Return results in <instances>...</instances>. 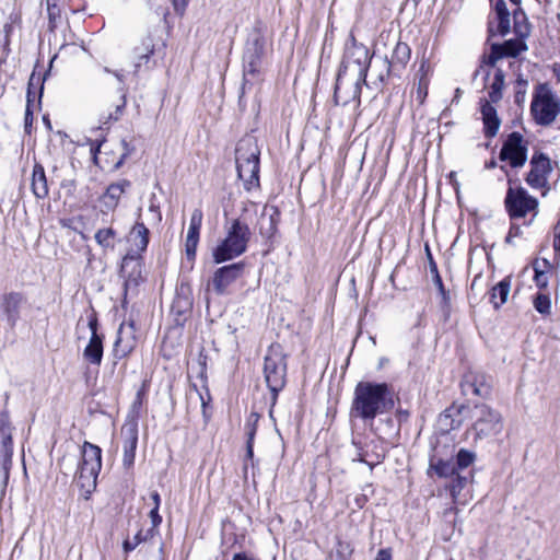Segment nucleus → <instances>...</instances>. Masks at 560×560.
<instances>
[{
    "instance_id": "nucleus-1",
    "label": "nucleus",
    "mask_w": 560,
    "mask_h": 560,
    "mask_svg": "<svg viewBox=\"0 0 560 560\" xmlns=\"http://www.w3.org/2000/svg\"><path fill=\"white\" fill-rule=\"evenodd\" d=\"M395 406L394 392L386 383L359 382L354 388L350 409L352 418L373 421Z\"/></svg>"
},
{
    "instance_id": "nucleus-2",
    "label": "nucleus",
    "mask_w": 560,
    "mask_h": 560,
    "mask_svg": "<svg viewBox=\"0 0 560 560\" xmlns=\"http://www.w3.org/2000/svg\"><path fill=\"white\" fill-rule=\"evenodd\" d=\"M530 24L523 10L515 9L513 14V32L516 38L508 39L503 44H492L490 52L483 55L481 69L493 68L503 58H516L528 49L525 39L530 35Z\"/></svg>"
},
{
    "instance_id": "nucleus-3",
    "label": "nucleus",
    "mask_w": 560,
    "mask_h": 560,
    "mask_svg": "<svg viewBox=\"0 0 560 560\" xmlns=\"http://www.w3.org/2000/svg\"><path fill=\"white\" fill-rule=\"evenodd\" d=\"M259 155L260 150L254 136H245L237 142L235 149L237 174L248 191L259 187Z\"/></svg>"
},
{
    "instance_id": "nucleus-4",
    "label": "nucleus",
    "mask_w": 560,
    "mask_h": 560,
    "mask_svg": "<svg viewBox=\"0 0 560 560\" xmlns=\"http://www.w3.org/2000/svg\"><path fill=\"white\" fill-rule=\"evenodd\" d=\"M250 235L247 223L240 219L231 220L230 225L226 226L225 238L212 253L214 262L221 264L241 256L247 248Z\"/></svg>"
},
{
    "instance_id": "nucleus-5",
    "label": "nucleus",
    "mask_w": 560,
    "mask_h": 560,
    "mask_svg": "<svg viewBox=\"0 0 560 560\" xmlns=\"http://www.w3.org/2000/svg\"><path fill=\"white\" fill-rule=\"evenodd\" d=\"M530 113L537 125H551L560 113V97L547 84H539L533 95Z\"/></svg>"
},
{
    "instance_id": "nucleus-6",
    "label": "nucleus",
    "mask_w": 560,
    "mask_h": 560,
    "mask_svg": "<svg viewBox=\"0 0 560 560\" xmlns=\"http://www.w3.org/2000/svg\"><path fill=\"white\" fill-rule=\"evenodd\" d=\"M287 354L279 343H272L266 353L264 374L267 386L272 393V399L276 400L278 393L285 385L287 375Z\"/></svg>"
},
{
    "instance_id": "nucleus-7",
    "label": "nucleus",
    "mask_w": 560,
    "mask_h": 560,
    "mask_svg": "<svg viewBox=\"0 0 560 560\" xmlns=\"http://www.w3.org/2000/svg\"><path fill=\"white\" fill-rule=\"evenodd\" d=\"M471 430L475 440L489 439L499 435L503 430L502 415L488 405H476L471 413Z\"/></svg>"
},
{
    "instance_id": "nucleus-8",
    "label": "nucleus",
    "mask_w": 560,
    "mask_h": 560,
    "mask_svg": "<svg viewBox=\"0 0 560 560\" xmlns=\"http://www.w3.org/2000/svg\"><path fill=\"white\" fill-rule=\"evenodd\" d=\"M369 65L370 56L368 48L359 44L354 36L350 34L346 43L343 60L339 71H347V73L358 77L359 79H366Z\"/></svg>"
},
{
    "instance_id": "nucleus-9",
    "label": "nucleus",
    "mask_w": 560,
    "mask_h": 560,
    "mask_svg": "<svg viewBox=\"0 0 560 560\" xmlns=\"http://www.w3.org/2000/svg\"><path fill=\"white\" fill-rule=\"evenodd\" d=\"M551 173V161L547 154L535 152L529 161V172L526 174L525 182L532 189L541 190V195L545 197L550 190Z\"/></svg>"
},
{
    "instance_id": "nucleus-10",
    "label": "nucleus",
    "mask_w": 560,
    "mask_h": 560,
    "mask_svg": "<svg viewBox=\"0 0 560 560\" xmlns=\"http://www.w3.org/2000/svg\"><path fill=\"white\" fill-rule=\"evenodd\" d=\"M504 205L511 219H521L525 218L529 212L537 214L539 202L525 188L509 187Z\"/></svg>"
},
{
    "instance_id": "nucleus-11",
    "label": "nucleus",
    "mask_w": 560,
    "mask_h": 560,
    "mask_svg": "<svg viewBox=\"0 0 560 560\" xmlns=\"http://www.w3.org/2000/svg\"><path fill=\"white\" fill-rule=\"evenodd\" d=\"M365 79H359L347 71H339L335 85L334 98L337 105L346 106L352 101H359L361 84Z\"/></svg>"
},
{
    "instance_id": "nucleus-12",
    "label": "nucleus",
    "mask_w": 560,
    "mask_h": 560,
    "mask_svg": "<svg viewBox=\"0 0 560 560\" xmlns=\"http://www.w3.org/2000/svg\"><path fill=\"white\" fill-rule=\"evenodd\" d=\"M527 142L520 132H512L500 151V160L508 161L511 167H523L527 161Z\"/></svg>"
},
{
    "instance_id": "nucleus-13",
    "label": "nucleus",
    "mask_w": 560,
    "mask_h": 560,
    "mask_svg": "<svg viewBox=\"0 0 560 560\" xmlns=\"http://www.w3.org/2000/svg\"><path fill=\"white\" fill-rule=\"evenodd\" d=\"M244 264L236 262L218 268L211 279L213 290L219 295L229 293V288L243 276Z\"/></svg>"
},
{
    "instance_id": "nucleus-14",
    "label": "nucleus",
    "mask_w": 560,
    "mask_h": 560,
    "mask_svg": "<svg viewBox=\"0 0 560 560\" xmlns=\"http://www.w3.org/2000/svg\"><path fill=\"white\" fill-rule=\"evenodd\" d=\"M136 327L133 322H125L120 324L117 338L114 343V353L118 359L130 354L136 348Z\"/></svg>"
},
{
    "instance_id": "nucleus-15",
    "label": "nucleus",
    "mask_w": 560,
    "mask_h": 560,
    "mask_svg": "<svg viewBox=\"0 0 560 560\" xmlns=\"http://www.w3.org/2000/svg\"><path fill=\"white\" fill-rule=\"evenodd\" d=\"M91 337L89 343L83 350V359L93 365H100L103 358V336L97 334V320H89Z\"/></svg>"
},
{
    "instance_id": "nucleus-16",
    "label": "nucleus",
    "mask_w": 560,
    "mask_h": 560,
    "mask_svg": "<svg viewBox=\"0 0 560 560\" xmlns=\"http://www.w3.org/2000/svg\"><path fill=\"white\" fill-rule=\"evenodd\" d=\"M25 303V296L21 292H8L1 296L0 307L10 326H14L20 318V311Z\"/></svg>"
},
{
    "instance_id": "nucleus-17",
    "label": "nucleus",
    "mask_w": 560,
    "mask_h": 560,
    "mask_svg": "<svg viewBox=\"0 0 560 560\" xmlns=\"http://www.w3.org/2000/svg\"><path fill=\"white\" fill-rule=\"evenodd\" d=\"M121 434L124 435V455L122 464L126 468H130L135 463L136 450L138 444V428L137 423H129L122 427Z\"/></svg>"
},
{
    "instance_id": "nucleus-18",
    "label": "nucleus",
    "mask_w": 560,
    "mask_h": 560,
    "mask_svg": "<svg viewBox=\"0 0 560 560\" xmlns=\"http://www.w3.org/2000/svg\"><path fill=\"white\" fill-rule=\"evenodd\" d=\"M12 425L9 413L7 411L0 412V454L4 457L12 455Z\"/></svg>"
},
{
    "instance_id": "nucleus-19",
    "label": "nucleus",
    "mask_w": 560,
    "mask_h": 560,
    "mask_svg": "<svg viewBox=\"0 0 560 560\" xmlns=\"http://www.w3.org/2000/svg\"><path fill=\"white\" fill-rule=\"evenodd\" d=\"M130 186V182L122 179L117 183L110 184L105 194L102 196L101 200L103 206L107 210H113L117 207L121 196L126 191V189Z\"/></svg>"
},
{
    "instance_id": "nucleus-20",
    "label": "nucleus",
    "mask_w": 560,
    "mask_h": 560,
    "mask_svg": "<svg viewBox=\"0 0 560 560\" xmlns=\"http://www.w3.org/2000/svg\"><path fill=\"white\" fill-rule=\"evenodd\" d=\"M128 241L130 243L132 252H135L136 254L143 253L149 244L148 228L143 223L137 222L129 233Z\"/></svg>"
},
{
    "instance_id": "nucleus-21",
    "label": "nucleus",
    "mask_w": 560,
    "mask_h": 560,
    "mask_svg": "<svg viewBox=\"0 0 560 560\" xmlns=\"http://www.w3.org/2000/svg\"><path fill=\"white\" fill-rule=\"evenodd\" d=\"M481 116L485 135L489 138L494 137L499 131L501 121L498 117L497 109L488 101H485L481 106Z\"/></svg>"
},
{
    "instance_id": "nucleus-22",
    "label": "nucleus",
    "mask_w": 560,
    "mask_h": 560,
    "mask_svg": "<svg viewBox=\"0 0 560 560\" xmlns=\"http://www.w3.org/2000/svg\"><path fill=\"white\" fill-rule=\"evenodd\" d=\"M498 20L497 32L505 36L511 32L510 9L506 0H491Z\"/></svg>"
},
{
    "instance_id": "nucleus-23",
    "label": "nucleus",
    "mask_w": 560,
    "mask_h": 560,
    "mask_svg": "<svg viewBox=\"0 0 560 560\" xmlns=\"http://www.w3.org/2000/svg\"><path fill=\"white\" fill-rule=\"evenodd\" d=\"M81 466H85L91 469L102 468V450L95 444L84 442L82 445V460Z\"/></svg>"
},
{
    "instance_id": "nucleus-24",
    "label": "nucleus",
    "mask_w": 560,
    "mask_h": 560,
    "mask_svg": "<svg viewBox=\"0 0 560 560\" xmlns=\"http://www.w3.org/2000/svg\"><path fill=\"white\" fill-rule=\"evenodd\" d=\"M32 191L36 198L43 199L48 195V184L42 164L35 163L32 172Z\"/></svg>"
},
{
    "instance_id": "nucleus-25",
    "label": "nucleus",
    "mask_w": 560,
    "mask_h": 560,
    "mask_svg": "<svg viewBox=\"0 0 560 560\" xmlns=\"http://www.w3.org/2000/svg\"><path fill=\"white\" fill-rule=\"evenodd\" d=\"M100 471L98 469H91L80 465L77 474V483L85 494H91L95 490Z\"/></svg>"
},
{
    "instance_id": "nucleus-26",
    "label": "nucleus",
    "mask_w": 560,
    "mask_h": 560,
    "mask_svg": "<svg viewBox=\"0 0 560 560\" xmlns=\"http://www.w3.org/2000/svg\"><path fill=\"white\" fill-rule=\"evenodd\" d=\"M511 290V281L506 278L494 285L490 293V301L495 308H499L508 301Z\"/></svg>"
},
{
    "instance_id": "nucleus-27",
    "label": "nucleus",
    "mask_w": 560,
    "mask_h": 560,
    "mask_svg": "<svg viewBox=\"0 0 560 560\" xmlns=\"http://www.w3.org/2000/svg\"><path fill=\"white\" fill-rule=\"evenodd\" d=\"M410 54L411 50L406 43L397 42L389 59V66L405 67L410 59Z\"/></svg>"
},
{
    "instance_id": "nucleus-28",
    "label": "nucleus",
    "mask_w": 560,
    "mask_h": 560,
    "mask_svg": "<svg viewBox=\"0 0 560 560\" xmlns=\"http://www.w3.org/2000/svg\"><path fill=\"white\" fill-rule=\"evenodd\" d=\"M429 470L434 471L441 478H453L458 472L454 463L442 459L431 460Z\"/></svg>"
},
{
    "instance_id": "nucleus-29",
    "label": "nucleus",
    "mask_w": 560,
    "mask_h": 560,
    "mask_svg": "<svg viewBox=\"0 0 560 560\" xmlns=\"http://www.w3.org/2000/svg\"><path fill=\"white\" fill-rule=\"evenodd\" d=\"M255 51L250 52L246 51L244 59L248 61L247 66L244 67V80L247 81V75L254 74L256 71L257 60L262 49V45L260 44V39L257 37L254 39Z\"/></svg>"
},
{
    "instance_id": "nucleus-30",
    "label": "nucleus",
    "mask_w": 560,
    "mask_h": 560,
    "mask_svg": "<svg viewBox=\"0 0 560 560\" xmlns=\"http://www.w3.org/2000/svg\"><path fill=\"white\" fill-rule=\"evenodd\" d=\"M504 86V73L501 69H497L493 80L490 84L489 98L491 102H499L502 97V89Z\"/></svg>"
},
{
    "instance_id": "nucleus-31",
    "label": "nucleus",
    "mask_w": 560,
    "mask_h": 560,
    "mask_svg": "<svg viewBox=\"0 0 560 560\" xmlns=\"http://www.w3.org/2000/svg\"><path fill=\"white\" fill-rule=\"evenodd\" d=\"M116 232L112 228L101 229L95 233L96 243L104 249H113L115 246Z\"/></svg>"
},
{
    "instance_id": "nucleus-32",
    "label": "nucleus",
    "mask_w": 560,
    "mask_h": 560,
    "mask_svg": "<svg viewBox=\"0 0 560 560\" xmlns=\"http://www.w3.org/2000/svg\"><path fill=\"white\" fill-rule=\"evenodd\" d=\"M200 230L188 228L186 235V255L188 259H194L196 255L197 245L199 242Z\"/></svg>"
},
{
    "instance_id": "nucleus-33",
    "label": "nucleus",
    "mask_w": 560,
    "mask_h": 560,
    "mask_svg": "<svg viewBox=\"0 0 560 560\" xmlns=\"http://www.w3.org/2000/svg\"><path fill=\"white\" fill-rule=\"evenodd\" d=\"M126 105L125 95L119 96L118 102L114 105V110H107L102 114L103 124L106 125L110 121H116L122 114V109Z\"/></svg>"
},
{
    "instance_id": "nucleus-34",
    "label": "nucleus",
    "mask_w": 560,
    "mask_h": 560,
    "mask_svg": "<svg viewBox=\"0 0 560 560\" xmlns=\"http://www.w3.org/2000/svg\"><path fill=\"white\" fill-rule=\"evenodd\" d=\"M452 479L453 480L452 483L450 485V492L454 502H457L462 490L467 486L468 477L462 475L458 471Z\"/></svg>"
},
{
    "instance_id": "nucleus-35",
    "label": "nucleus",
    "mask_w": 560,
    "mask_h": 560,
    "mask_svg": "<svg viewBox=\"0 0 560 560\" xmlns=\"http://www.w3.org/2000/svg\"><path fill=\"white\" fill-rule=\"evenodd\" d=\"M475 459L476 454L474 452L460 448L456 455V463L454 464L457 470L460 472V470L468 468L475 462Z\"/></svg>"
},
{
    "instance_id": "nucleus-36",
    "label": "nucleus",
    "mask_w": 560,
    "mask_h": 560,
    "mask_svg": "<svg viewBox=\"0 0 560 560\" xmlns=\"http://www.w3.org/2000/svg\"><path fill=\"white\" fill-rule=\"evenodd\" d=\"M352 552L353 549L351 547V544L338 538L335 547V553H331V557L335 556L336 560H349Z\"/></svg>"
},
{
    "instance_id": "nucleus-37",
    "label": "nucleus",
    "mask_w": 560,
    "mask_h": 560,
    "mask_svg": "<svg viewBox=\"0 0 560 560\" xmlns=\"http://www.w3.org/2000/svg\"><path fill=\"white\" fill-rule=\"evenodd\" d=\"M258 420H259V415L256 412H252L248 416L246 423H245V435L247 438L246 441L254 442Z\"/></svg>"
},
{
    "instance_id": "nucleus-38",
    "label": "nucleus",
    "mask_w": 560,
    "mask_h": 560,
    "mask_svg": "<svg viewBox=\"0 0 560 560\" xmlns=\"http://www.w3.org/2000/svg\"><path fill=\"white\" fill-rule=\"evenodd\" d=\"M534 306L540 314H548L551 306L549 296L545 294H538L534 300Z\"/></svg>"
},
{
    "instance_id": "nucleus-39",
    "label": "nucleus",
    "mask_w": 560,
    "mask_h": 560,
    "mask_svg": "<svg viewBox=\"0 0 560 560\" xmlns=\"http://www.w3.org/2000/svg\"><path fill=\"white\" fill-rule=\"evenodd\" d=\"M149 537H150V535L147 534L145 536H143L142 532L139 530L132 539H126L124 541V550L126 552H130V551L135 550L137 548V546H139V544L147 540Z\"/></svg>"
},
{
    "instance_id": "nucleus-40",
    "label": "nucleus",
    "mask_w": 560,
    "mask_h": 560,
    "mask_svg": "<svg viewBox=\"0 0 560 560\" xmlns=\"http://www.w3.org/2000/svg\"><path fill=\"white\" fill-rule=\"evenodd\" d=\"M139 49L137 48L136 51L138 52L137 55V58H136V63H135V67L136 68H140L141 66L145 65L150 57L153 55V46L151 45H147L143 49V51H138Z\"/></svg>"
},
{
    "instance_id": "nucleus-41",
    "label": "nucleus",
    "mask_w": 560,
    "mask_h": 560,
    "mask_svg": "<svg viewBox=\"0 0 560 560\" xmlns=\"http://www.w3.org/2000/svg\"><path fill=\"white\" fill-rule=\"evenodd\" d=\"M149 517L151 520L152 527L148 530V535H150V537H153L154 534L158 533V527L162 523V517L160 516L159 509H156V506H153L151 509Z\"/></svg>"
},
{
    "instance_id": "nucleus-42",
    "label": "nucleus",
    "mask_w": 560,
    "mask_h": 560,
    "mask_svg": "<svg viewBox=\"0 0 560 560\" xmlns=\"http://www.w3.org/2000/svg\"><path fill=\"white\" fill-rule=\"evenodd\" d=\"M465 386L477 396H485L489 393V388L483 384L477 385L476 380L472 382L468 377L466 378Z\"/></svg>"
},
{
    "instance_id": "nucleus-43",
    "label": "nucleus",
    "mask_w": 560,
    "mask_h": 560,
    "mask_svg": "<svg viewBox=\"0 0 560 560\" xmlns=\"http://www.w3.org/2000/svg\"><path fill=\"white\" fill-rule=\"evenodd\" d=\"M431 271L434 273V278H433V282L434 284L436 285L439 292L441 293L443 300H446L447 299V292L445 291V288H444V284L442 282V279L438 272V269H436V266L433 265L431 267Z\"/></svg>"
},
{
    "instance_id": "nucleus-44",
    "label": "nucleus",
    "mask_w": 560,
    "mask_h": 560,
    "mask_svg": "<svg viewBox=\"0 0 560 560\" xmlns=\"http://www.w3.org/2000/svg\"><path fill=\"white\" fill-rule=\"evenodd\" d=\"M202 211L200 209H195L191 213L188 228L200 230L202 224Z\"/></svg>"
},
{
    "instance_id": "nucleus-45",
    "label": "nucleus",
    "mask_w": 560,
    "mask_h": 560,
    "mask_svg": "<svg viewBox=\"0 0 560 560\" xmlns=\"http://www.w3.org/2000/svg\"><path fill=\"white\" fill-rule=\"evenodd\" d=\"M535 282H536L537 287H539V288H546L547 283H548V278L545 275V272L539 270L536 267H535Z\"/></svg>"
},
{
    "instance_id": "nucleus-46",
    "label": "nucleus",
    "mask_w": 560,
    "mask_h": 560,
    "mask_svg": "<svg viewBox=\"0 0 560 560\" xmlns=\"http://www.w3.org/2000/svg\"><path fill=\"white\" fill-rule=\"evenodd\" d=\"M375 560H392V552L389 549L378 550Z\"/></svg>"
},
{
    "instance_id": "nucleus-47",
    "label": "nucleus",
    "mask_w": 560,
    "mask_h": 560,
    "mask_svg": "<svg viewBox=\"0 0 560 560\" xmlns=\"http://www.w3.org/2000/svg\"><path fill=\"white\" fill-rule=\"evenodd\" d=\"M173 4L175 11L183 13L187 5V0H173Z\"/></svg>"
},
{
    "instance_id": "nucleus-48",
    "label": "nucleus",
    "mask_w": 560,
    "mask_h": 560,
    "mask_svg": "<svg viewBox=\"0 0 560 560\" xmlns=\"http://www.w3.org/2000/svg\"><path fill=\"white\" fill-rule=\"evenodd\" d=\"M246 458L252 462L254 459V442L246 441Z\"/></svg>"
},
{
    "instance_id": "nucleus-49",
    "label": "nucleus",
    "mask_w": 560,
    "mask_h": 560,
    "mask_svg": "<svg viewBox=\"0 0 560 560\" xmlns=\"http://www.w3.org/2000/svg\"><path fill=\"white\" fill-rule=\"evenodd\" d=\"M425 96H427V86L419 85V88L417 90V100L420 103H423Z\"/></svg>"
},
{
    "instance_id": "nucleus-50",
    "label": "nucleus",
    "mask_w": 560,
    "mask_h": 560,
    "mask_svg": "<svg viewBox=\"0 0 560 560\" xmlns=\"http://www.w3.org/2000/svg\"><path fill=\"white\" fill-rule=\"evenodd\" d=\"M553 249L557 256H560V234L555 233Z\"/></svg>"
},
{
    "instance_id": "nucleus-51",
    "label": "nucleus",
    "mask_w": 560,
    "mask_h": 560,
    "mask_svg": "<svg viewBox=\"0 0 560 560\" xmlns=\"http://www.w3.org/2000/svg\"><path fill=\"white\" fill-rule=\"evenodd\" d=\"M510 236L517 237L522 234V230L518 225H512L510 228Z\"/></svg>"
},
{
    "instance_id": "nucleus-52",
    "label": "nucleus",
    "mask_w": 560,
    "mask_h": 560,
    "mask_svg": "<svg viewBox=\"0 0 560 560\" xmlns=\"http://www.w3.org/2000/svg\"><path fill=\"white\" fill-rule=\"evenodd\" d=\"M151 499L153 501V506H156V509H159L161 503L160 494L156 491H153L151 493Z\"/></svg>"
},
{
    "instance_id": "nucleus-53",
    "label": "nucleus",
    "mask_w": 560,
    "mask_h": 560,
    "mask_svg": "<svg viewBox=\"0 0 560 560\" xmlns=\"http://www.w3.org/2000/svg\"><path fill=\"white\" fill-rule=\"evenodd\" d=\"M232 560H255V559H253L252 557L247 556L246 553L240 552V553H235L233 556Z\"/></svg>"
},
{
    "instance_id": "nucleus-54",
    "label": "nucleus",
    "mask_w": 560,
    "mask_h": 560,
    "mask_svg": "<svg viewBox=\"0 0 560 560\" xmlns=\"http://www.w3.org/2000/svg\"><path fill=\"white\" fill-rule=\"evenodd\" d=\"M497 166V161L494 159H491L489 162H487L485 164V167L490 170V168H494Z\"/></svg>"
},
{
    "instance_id": "nucleus-55",
    "label": "nucleus",
    "mask_w": 560,
    "mask_h": 560,
    "mask_svg": "<svg viewBox=\"0 0 560 560\" xmlns=\"http://www.w3.org/2000/svg\"><path fill=\"white\" fill-rule=\"evenodd\" d=\"M509 1H510V2L512 3V5L514 7V8H513V10H512V13H513V14H514V10H515V9L522 10V9L520 8V2H521V0H509Z\"/></svg>"
},
{
    "instance_id": "nucleus-56",
    "label": "nucleus",
    "mask_w": 560,
    "mask_h": 560,
    "mask_svg": "<svg viewBox=\"0 0 560 560\" xmlns=\"http://www.w3.org/2000/svg\"><path fill=\"white\" fill-rule=\"evenodd\" d=\"M555 233L560 234V218H559V221L557 222V224L555 226Z\"/></svg>"
},
{
    "instance_id": "nucleus-57",
    "label": "nucleus",
    "mask_w": 560,
    "mask_h": 560,
    "mask_svg": "<svg viewBox=\"0 0 560 560\" xmlns=\"http://www.w3.org/2000/svg\"><path fill=\"white\" fill-rule=\"evenodd\" d=\"M113 74L117 78L118 81H122V74H120L119 72H113Z\"/></svg>"
},
{
    "instance_id": "nucleus-58",
    "label": "nucleus",
    "mask_w": 560,
    "mask_h": 560,
    "mask_svg": "<svg viewBox=\"0 0 560 560\" xmlns=\"http://www.w3.org/2000/svg\"><path fill=\"white\" fill-rule=\"evenodd\" d=\"M353 460L364 462V458L361 454H358V457H354Z\"/></svg>"
},
{
    "instance_id": "nucleus-59",
    "label": "nucleus",
    "mask_w": 560,
    "mask_h": 560,
    "mask_svg": "<svg viewBox=\"0 0 560 560\" xmlns=\"http://www.w3.org/2000/svg\"><path fill=\"white\" fill-rule=\"evenodd\" d=\"M512 238H513V236H510V232H509V233H508V236H506V238H505V242H506V243H512Z\"/></svg>"
},
{
    "instance_id": "nucleus-60",
    "label": "nucleus",
    "mask_w": 560,
    "mask_h": 560,
    "mask_svg": "<svg viewBox=\"0 0 560 560\" xmlns=\"http://www.w3.org/2000/svg\"><path fill=\"white\" fill-rule=\"evenodd\" d=\"M200 399H201V404H202V406H205V405H206V400H205V398H203L202 396H200Z\"/></svg>"
},
{
    "instance_id": "nucleus-61",
    "label": "nucleus",
    "mask_w": 560,
    "mask_h": 560,
    "mask_svg": "<svg viewBox=\"0 0 560 560\" xmlns=\"http://www.w3.org/2000/svg\"><path fill=\"white\" fill-rule=\"evenodd\" d=\"M148 4H151L153 0H144Z\"/></svg>"
},
{
    "instance_id": "nucleus-62",
    "label": "nucleus",
    "mask_w": 560,
    "mask_h": 560,
    "mask_svg": "<svg viewBox=\"0 0 560 560\" xmlns=\"http://www.w3.org/2000/svg\"><path fill=\"white\" fill-rule=\"evenodd\" d=\"M104 71L108 73L112 72L108 68H105Z\"/></svg>"
},
{
    "instance_id": "nucleus-63",
    "label": "nucleus",
    "mask_w": 560,
    "mask_h": 560,
    "mask_svg": "<svg viewBox=\"0 0 560 560\" xmlns=\"http://www.w3.org/2000/svg\"><path fill=\"white\" fill-rule=\"evenodd\" d=\"M559 81H560V74H559Z\"/></svg>"
}]
</instances>
